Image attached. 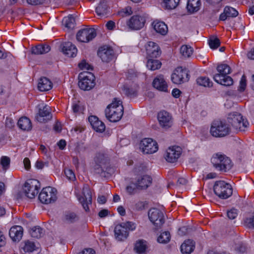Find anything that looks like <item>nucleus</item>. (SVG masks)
I'll return each instance as SVG.
<instances>
[{
  "instance_id": "1",
  "label": "nucleus",
  "mask_w": 254,
  "mask_h": 254,
  "mask_svg": "<svg viewBox=\"0 0 254 254\" xmlns=\"http://www.w3.org/2000/svg\"><path fill=\"white\" fill-rule=\"evenodd\" d=\"M79 67L83 71L79 73L78 86L83 90H90L95 85V77L90 72L93 70L91 64H78Z\"/></svg>"
},
{
  "instance_id": "2",
  "label": "nucleus",
  "mask_w": 254,
  "mask_h": 254,
  "mask_svg": "<svg viewBox=\"0 0 254 254\" xmlns=\"http://www.w3.org/2000/svg\"><path fill=\"white\" fill-rule=\"evenodd\" d=\"M95 165L94 169L95 173L102 177H109L112 173L111 168L109 167L108 157L103 153H98L94 158Z\"/></svg>"
},
{
  "instance_id": "3",
  "label": "nucleus",
  "mask_w": 254,
  "mask_h": 254,
  "mask_svg": "<svg viewBox=\"0 0 254 254\" xmlns=\"http://www.w3.org/2000/svg\"><path fill=\"white\" fill-rule=\"evenodd\" d=\"M105 113L107 119L110 122L119 121L124 113V108L121 101L115 99L112 103L107 106Z\"/></svg>"
},
{
  "instance_id": "4",
  "label": "nucleus",
  "mask_w": 254,
  "mask_h": 254,
  "mask_svg": "<svg viewBox=\"0 0 254 254\" xmlns=\"http://www.w3.org/2000/svg\"><path fill=\"white\" fill-rule=\"evenodd\" d=\"M217 70L219 73L213 76L215 82L224 86H229L233 84L232 78L227 75L230 73L231 67L228 64H218Z\"/></svg>"
},
{
  "instance_id": "5",
  "label": "nucleus",
  "mask_w": 254,
  "mask_h": 254,
  "mask_svg": "<svg viewBox=\"0 0 254 254\" xmlns=\"http://www.w3.org/2000/svg\"><path fill=\"white\" fill-rule=\"evenodd\" d=\"M230 132V126L225 121L215 120L211 124L210 133L213 137H223L229 134Z\"/></svg>"
},
{
  "instance_id": "6",
  "label": "nucleus",
  "mask_w": 254,
  "mask_h": 254,
  "mask_svg": "<svg viewBox=\"0 0 254 254\" xmlns=\"http://www.w3.org/2000/svg\"><path fill=\"white\" fill-rule=\"evenodd\" d=\"M211 161L216 169L224 172L230 170L232 166L231 160L225 155L220 153L214 154Z\"/></svg>"
},
{
  "instance_id": "7",
  "label": "nucleus",
  "mask_w": 254,
  "mask_h": 254,
  "mask_svg": "<svg viewBox=\"0 0 254 254\" xmlns=\"http://www.w3.org/2000/svg\"><path fill=\"white\" fill-rule=\"evenodd\" d=\"M135 228V223L130 221H127L118 224L116 226L114 229L115 238L118 241H124L127 238L129 231H133Z\"/></svg>"
},
{
  "instance_id": "8",
  "label": "nucleus",
  "mask_w": 254,
  "mask_h": 254,
  "mask_svg": "<svg viewBox=\"0 0 254 254\" xmlns=\"http://www.w3.org/2000/svg\"><path fill=\"white\" fill-rule=\"evenodd\" d=\"M227 120L228 123L235 129L240 131H245L249 125L247 120H245L241 114L238 112L229 114Z\"/></svg>"
},
{
  "instance_id": "9",
  "label": "nucleus",
  "mask_w": 254,
  "mask_h": 254,
  "mask_svg": "<svg viewBox=\"0 0 254 254\" xmlns=\"http://www.w3.org/2000/svg\"><path fill=\"white\" fill-rule=\"evenodd\" d=\"M214 193L221 199H226L232 194L231 186L224 181H216L213 186Z\"/></svg>"
},
{
  "instance_id": "10",
  "label": "nucleus",
  "mask_w": 254,
  "mask_h": 254,
  "mask_svg": "<svg viewBox=\"0 0 254 254\" xmlns=\"http://www.w3.org/2000/svg\"><path fill=\"white\" fill-rule=\"evenodd\" d=\"M145 48L147 55L148 64H161L159 60L154 59L159 57L161 54V49L156 43L149 41L145 45Z\"/></svg>"
},
{
  "instance_id": "11",
  "label": "nucleus",
  "mask_w": 254,
  "mask_h": 254,
  "mask_svg": "<svg viewBox=\"0 0 254 254\" xmlns=\"http://www.w3.org/2000/svg\"><path fill=\"white\" fill-rule=\"evenodd\" d=\"M189 70L185 66H179L176 68L171 75L172 82L176 84H181L189 80Z\"/></svg>"
},
{
  "instance_id": "12",
  "label": "nucleus",
  "mask_w": 254,
  "mask_h": 254,
  "mask_svg": "<svg viewBox=\"0 0 254 254\" xmlns=\"http://www.w3.org/2000/svg\"><path fill=\"white\" fill-rule=\"evenodd\" d=\"M57 198V190L51 187L43 188L39 195L40 201L46 204L55 202Z\"/></svg>"
},
{
  "instance_id": "13",
  "label": "nucleus",
  "mask_w": 254,
  "mask_h": 254,
  "mask_svg": "<svg viewBox=\"0 0 254 254\" xmlns=\"http://www.w3.org/2000/svg\"><path fill=\"white\" fill-rule=\"evenodd\" d=\"M150 221L156 227L160 228L164 223L165 219L163 212L157 208L150 209L148 213Z\"/></svg>"
},
{
  "instance_id": "14",
  "label": "nucleus",
  "mask_w": 254,
  "mask_h": 254,
  "mask_svg": "<svg viewBox=\"0 0 254 254\" xmlns=\"http://www.w3.org/2000/svg\"><path fill=\"white\" fill-rule=\"evenodd\" d=\"M39 189V182L37 180L27 181L23 187L25 195L29 198H33L38 193Z\"/></svg>"
},
{
  "instance_id": "15",
  "label": "nucleus",
  "mask_w": 254,
  "mask_h": 254,
  "mask_svg": "<svg viewBox=\"0 0 254 254\" xmlns=\"http://www.w3.org/2000/svg\"><path fill=\"white\" fill-rule=\"evenodd\" d=\"M98 55L102 62L105 63L111 62L116 59L114 50L107 45H104L99 48Z\"/></svg>"
},
{
  "instance_id": "16",
  "label": "nucleus",
  "mask_w": 254,
  "mask_h": 254,
  "mask_svg": "<svg viewBox=\"0 0 254 254\" xmlns=\"http://www.w3.org/2000/svg\"><path fill=\"white\" fill-rule=\"evenodd\" d=\"M96 35L97 34L95 29L87 28L79 30L76 34V37L78 41L88 43L92 40Z\"/></svg>"
},
{
  "instance_id": "17",
  "label": "nucleus",
  "mask_w": 254,
  "mask_h": 254,
  "mask_svg": "<svg viewBox=\"0 0 254 254\" xmlns=\"http://www.w3.org/2000/svg\"><path fill=\"white\" fill-rule=\"evenodd\" d=\"M140 149L144 154H152L158 149L157 143L150 138H144L141 141Z\"/></svg>"
},
{
  "instance_id": "18",
  "label": "nucleus",
  "mask_w": 254,
  "mask_h": 254,
  "mask_svg": "<svg viewBox=\"0 0 254 254\" xmlns=\"http://www.w3.org/2000/svg\"><path fill=\"white\" fill-rule=\"evenodd\" d=\"M79 201L81 203L84 209L87 211L89 210V204L92 203L91 191L87 185H84L82 189V195L78 197Z\"/></svg>"
},
{
  "instance_id": "19",
  "label": "nucleus",
  "mask_w": 254,
  "mask_h": 254,
  "mask_svg": "<svg viewBox=\"0 0 254 254\" xmlns=\"http://www.w3.org/2000/svg\"><path fill=\"white\" fill-rule=\"evenodd\" d=\"M182 152V148L179 146H172L169 147L166 150L165 154V158L168 162H175L180 157Z\"/></svg>"
},
{
  "instance_id": "20",
  "label": "nucleus",
  "mask_w": 254,
  "mask_h": 254,
  "mask_svg": "<svg viewBox=\"0 0 254 254\" xmlns=\"http://www.w3.org/2000/svg\"><path fill=\"white\" fill-rule=\"evenodd\" d=\"M145 23V19L143 17L136 15L131 17L127 22V25L130 29L137 30L141 29Z\"/></svg>"
},
{
  "instance_id": "21",
  "label": "nucleus",
  "mask_w": 254,
  "mask_h": 254,
  "mask_svg": "<svg viewBox=\"0 0 254 254\" xmlns=\"http://www.w3.org/2000/svg\"><path fill=\"white\" fill-rule=\"evenodd\" d=\"M158 120L160 126L164 128H168L172 126V117L165 111H161L158 113Z\"/></svg>"
},
{
  "instance_id": "22",
  "label": "nucleus",
  "mask_w": 254,
  "mask_h": 254,
  "mask_svg": "<svg viewBox=\"0 0 254 254\" xmlns=\"http://www.w3.org/2000/svg\"><path fill=\"white\" fill-rule=\"evenodd\" d=\"M50 107L48 105H43L39 108V112L36 116V120L40 123H45L52 118Z\"/></svg>"
},
{
  "instance_id": "23",
  "label": "nucleus",
  "mask_w": 254,
  "mask_h": 254,
  "mask_svg": "<svg viewBox=\"0 0 254 254\" xmlns=\"http://www.w3.org/2000/svg\"><path fill=\"white\" fill-rule=\"evenodd\" d=\"M62 52L68 57H74L77 54V49L75 46L70 42L63 43L61 44Z\"/></svg>"
},
{
  "instance_id": "24",
  "label": "nucleus",
  "mask_w": 254,
  "mask_h": 254,
  "mask_svg": "<svg viewBox=\"0 0 254 254\" xmlns=\"http://www.w3.org/2000/svg\"><path fill=\"white\" fill-rule=\"evenodd\" d=\"M92 128L97 132H102L105 129V125L103 122L100 121L98 118L94 116H91L88 118Z\"/></svg>"
},
{
  "instance_id": "25",
  "label": "nucleus",
  "mask_w": 254,
  "mask_h": 254,
  "mask_svg": "<svg viewBox=\"0 0 254 254\" xmlns=\"http://www.w3.org/2000/svg\"><path fill=\"white\" fill-rule=\"evenodd\" d=\"M23 228L20 226H14L9 230V235L13 241H19L23 236Z\"/></svg>"
},
{
  "instance_id": "26",
  "label": "nucleus",
  "mask_w": 254,
  "mask_h": 254,
  "mask_svg": "<svg viewBox=\"0 0 254 254\" xmlns=\"http://www.w3.org/2000/svg\"><path fill=\"white\" fill-rule=\"evenodd\" d=\"M135 182L137 184L138 190L146 189L151 184L152 179L148 175H143L138 177Z\"/></svg>"
},
{
  "instance_id": "27",
  "label": "nucleus",
  "mask_w": 254,
  "mask_h": 254,
  "mask_svg": "<svg viewBox=\"0 0 254 254\" xmlns=\"http://www.w3.org/2000/svg\"><path fill=\"white\" fill-rule=\"evenodd\" d=\"M153 86L159 91L167 92L168 85L163 75L157 76L153 80Z\"/></svg>"
},
{
  "instance_id": "28",
  "label": "nucleus",
  "mask_w": 254,
  "mask_h": 254,
  "mask_svg": "<svg viewBox=\"0 0 254 254\" xmlns=\"http://www.w3.org/2000/svg\"><path fill=\"white\" fill-rule=\"evenodd\" d=\"M51 50V47L47 44H40L31 48V53L34 55H42L48 53Z\"/></svg>"
},
{
  "instance_id": "29",
  "label": "nucleus",
  "mask_w": 254,
  "mask_h": 254,
  "mask_svg": "<svg viewBox=\"0 0 254 254\" xmlns=\"http://www.w3.org/2000/svg\"><path fill=\"white\" fill-rule=\"evenodd\" d=\"M152 26L155 31L162 35H165L168 33L167 25L164 22L154 21Z\"/></svg>"
},
{
  "instance_id": "30",
  "label": "nucleus",
  "mask_w": 254,
  "mask_h": 254,
  "mask_svg": "<svg viewBox=\"0 0 254 254\" xmlns=\"http://www.w3.org/2000/svg\"><path fill=\"white\" fill-rule=\"evenodd\" d=\"M38 88L41 91H49L52 88V83L48 78L41 77L39 80Z\"/></svg>"
},
{
  "instance_id": "31",
  "label": "nucleus",
  "mask_w": 254,
  "mask_h": 254,
  "mask_svg": "<svg viewBox=\"0 0 254 254\" xmlns=\"http://www.w3.org/2000/svg\"><path fill=\"white\" fill-rule=\"evenodd\" d=\"M194 248V242L190 239L184 242L181 246V250L183 254H190Z\"/></svg>"
},
{
  "instance_id": "32",
  "label": "nucleus",
  "mask_w": 254,
  "mask_h": 254,
  "mask_svg": "<svg viewBox=\"0 0 254 254\" xmlns=\"http://www.w3.org/2000/svg\"><path fill=\"white\" fill-rule=\"evenodd\" d=\"M200 5V0H188L187 7L189 12L193 13L199 10Z\"/></svg>"
},
{
  "instance_id": "33",
  "label": "nucleus",
  "mask_w": 254,
  "mask_h": 254,
  "mask_svg": "<svg viewBox=\"0 0 254 254\" xmlns=\"http://www.w3.org/2000/svg\"><path fill=\"white\" fill-rule=\"evenodd\" d=\"M17 125L20 128L24 130H29L32 128L31 121L26 117L21 118L18 120Z\"/></svg>"
},
{
  "instance_id": "34",
  "label": "nucleus",
  "mask_w": 254,
  "mask_h": 254,
  "mask_svg": "<svg viewBox=\"0 0 254 254\" xmlns=\"http://www.w3.org/2000/svg\"><path fill=\"white\" fill-rule=\"evenodd\" d=\"M196 82L198 85L207 88L212 87L213 84L212 81L206 76H200L197 77Z\"/></svg>"
},
{
  "instance_id": "35",
  "label": "nucleus",
  "mask_w": 254,
  "mask_h": 254,
  "mask_svg": "<svg viewBox=\"0 0 254 254\" xmlns=\"http://www.w3.org/2000/svg\"><path fill=\"white\" fill-rule=\"evenodd\" d=\"M62 23L65 27L68 29H72L75 27V18L72 15H69L67 17H64V18L62 21Z\"/></svg>"
},
{
  "instance_id": "36",
  "label": "nucleus",
  "mask_w": 254,
  "mask_h": 254,
  "mask_svg": "<svg viewBox=\"0 0 254 254\" xmlns=\"http://www.w3.org/2000/svg\"><path fill=\"white\" fill-rule=\"evenodd\" d=\"M108 6L106 2L103 1L100 2L96 8V12L100 16L106 15L108 12Z\"/></svg>"
},
{
  "instance_id": "37",
  "label": "nucleus",
  "mask_w": 254,
  "mask_h": 254,
  "mask_svg": "<svg viewBox=\"0 0 254 254\" xmlns=\"http://www.w3.org/2000/svg\"><path fill=\"white\" fill-rule=\"evenodd\" d=\"M14 59V57L10 52H6L4 50L3 51L0 50V60H4L7 63H13Z\"/></svg>"
},
{
  "instance_id": "38",
  "label": "nucleus",
  "mask_w": 254,
  "mask_h": 254,
  "mask_svg": "<svg viewBox=\"0 0 254 254\" xmlns=\"http://www.w3.org/2000/svg\"><path fill=\"white\" fill-rule=\"evenodd\" d=\"M134 250L139 254L144 253L146 249V242L143 240H139L136 242Z\"/></svg>"
},
{
  "instance_id": "39",
  "label": "nucleus",
  "mask_w": 254,
  "mask_h": 254,
  "mask_svg": "<svg viewBox=\"0 0 254 254\" xmlns=\"http://www.w3.org/2000/svg\"><path fill=\"white\" fill-rule=\"evenodd\" d=\"M78 219V216L74 212H68L64 215V221L69 224L77 222Z\"/></svg>"
},
{
  "instance_id": "40",
  "label": "nucleus",
  "mask_w": 254,
  "mask_h": 254,
  "mask_svg": "<svg viewBox=\"0 0 254 254\" xmlns=\"http://www.w3.org/2000/svg\"><path fill=\"white\" fill-rule=\"evenodd\" d=\"M171 238L170 234L168 231H165L160 234L158 237L157 241L159 243L166 244L168 243Z\"/></svg>"
},
{
  "instance_id": "41",
  "label": "nucleus",
  "mask_w": 254,
  "mask_h": 254,
  "mask_svg": "<svg viewBox=\"0 0 254 254\" xmlns=\"http://www.w3.org/2000/svg\"><path fill=\"white\" fill-rule=\"evenodd\" d=\"M180 53L185 58H189L193 53L191 47L187 45H183L180 48Z\"/></svg>"
},
{
  "instance_id": "42",
  "label": "nucleus",
  "mask_w": 254,
  "mask_h": 254,
  "mask_svg": "<svg viewBox=\"0 0 254 254\" xmlns=\"http://www.w3.org/2000/svg\"><path fill=\"white\" fill-rule=\"evenodd\" d=\"M180 0H164V6L166 9H173L178 5Z\"/></svg>"
},
{
  "instance_id": "43",
  "label": "nucleus",
  "mask_w": 254,
  "mask_h": 254,
  "mask_svg": "<svg viewBox=\"0 0 254 254\" xmlns=\"http://www.w3.org/2000/svg\"><path fill=\"white\" fill-rule=\"evenodd\" d=\"M208 44L211 49H216L220 46V41L217 37L211 36L208 40Z\"/></svg>"
},
{
  "instance_id": "44",
  "label": "nucleus",
  "mask_w": 254,
  "mask_h": 254,
  "mask_svg": "<svg viewBox=\"0 0 254 254\" xmlns=\"http://www.w3.org/2000/svg\"><path fill=\"white\" fill-rule=\"evenodd\" d=\"M30 233L32 237L39 238L43 234V230L40 227L35 226L31 229Z\"/></svg>"
},
{
  "instance_id": "45",
  "label": "nucleus",
  "mask_w": 254,
  "mask_h": 254,
  "mask_svg": "<svg viewBox=\"0 0 254 254\" xmlns=\"http://www.w3.org/2000/svg\"><path fill=\"white\" fill-rule=\"evenodd\" d=\"M23 250L25 252L31 253L36 250V246L33 242L27 241L25 242Z\"/></svg>"
},
{
  "instance_id": "46",
  "label": "nucleus",
  "mask_w": 254,
  "mask_h": 254,
  "mask_svg": "<svg viewBox=\"0 0 254 254\" xmlns=\"http://www.w3.org/2000/svg\"><path fill=\"white\" fill-rule=\"evenodd\" d=\"M137 190H138V189L137 184L135 182L130 183V184L126 187V191L129 194L135 193Z\"/></svg>"
},
{
  "instance_id": "47",
  "label": "nucleus",
  "mask_w": 254,
  "mask_h": 254,
  "mask_svg": "<svg viewBox=\"0 0 254 254\" xmlns=\"http://www.w3.org/2000/svg\"><path fill=\"white\" fill-rule=\"evenodd\" d=\"M224 9L229 17H235L238 15V12L232 7L226 6Z\"/></svg>"
},
{
  "instance_id": "48",
  "label": "nucleus",
  "mask_w": 254,
  "mask_h": 254,
  "mask_svg": "<svg viewBox=\"0 0 254 254\" xmlns=\"http://www.w3.org/2000/svg\"><path fill=\"white\" fill-rule=\"evenodd\" d=\"M132 13L131 7L128 6L123 8L119 12V14L122 17L126 16L131 14Z\"/></svg>"
},
{
  "instance_id": "49",
  "label": "nucleus",
  "mask_w": 254,
  "mask_h": 254,
  "mask_svg": "<svg viewBox=\"0 0 254 254\" xmlns=\"http://www.w3.org/2000/svg\"><path fill=\"white\" fill-rule=\"evenodd\" d=\"M247 86V80L246 76L243 75L241 79L240 85L238 87V91L242 92L245 91Z\"/></svg>"
},
{
  "instance_id": "50",
  "label": "nucleus",
  "mask_w": 254,
  "mask_h": 254,
  "mask_svg": "<svg viewBox=\"0 0 254 254\" xmlns=\"http://www.w3.org/2000/svg\"><path fill=\"white\" fill-rule=\"evenodd\" d=\"M10 158L6 156H2L0 159V164L4 169H6L10 164Z\"/></svg>"
},
{
  "instance_id": "51",
  "label": "nucleus",
  "mask_w": 254,
  "mask_h": 254,
  "mask_svg": "<svg viewBox=\"0 0 254 254\" xmlns=\"http://www.w3.org/2000/svg\"><path fill=\"white\" fill-rule=\"evenodd\" d=\"M238 215V210L232 208L227 211V216L230 219H234Z\"/></svg>"
},
{
  "instance_id": "52",
  "label": "nucleus",
  "mask_w": 254,
  "mask_h": 254,
  "mask_svg": "<svg viewBox=\"0 0 254 254\" xmlns=\"http://www.w3.org/2000/svg\"><path fill=\"white\" fill-rule=\"evenodd\" d=\"M245 225L250 228H254V216L252 217L247 218L245 220Z\"/></svg>"
},
{
  "instance_id": "53",
  "label": "nucleus",
  "mask_w": 254,
  "mask_h": 254,
  "mask_svg": "<svg viewBox=\"0 0 254 254\" xmlns=\"http://www.w3.org/2000/svg\"><path fill=\"white\" fill-rule=\"evenodd\" d=\"M64 174L66 178L70 181H73L75 179V176L73 172L70 169H66L64 170Z\"/></svg>"
},
{
  "instance_id": "54",
  "label": "nucleus",
  "mask_w": 254,
  "mask_h": 254,
  "mask_svg": "<svg viewBox=\"0 0 254 254\" xmlns=\"http://www.w3.org/2000/svg\"><path fill=\"white\" fill-rule=\"evenodd\" d=\"M145 203L143 201H137L134 205L133 209L136 211H141L144 209Z\"/></svg>"
},
{
  "instance_id": "55",
  "label": "nucleus",
  "mask_w": 254,
  "mask_h": 254,
  "mask_svg": "<svg viewBox=\"0 0 254 254\" xmlns=\"http://www.w3.org/2000/svg\"><path fill=\"white\" fill-rule=\"evenodd\" d=\"M124 92L127 96L131 97L135 95V91L134 90L127 87H124Z\"/></svg>"
},
{
  "instance_id": "56",
  "label": "nucleus",
  "mask_w": 254,
  "mask_h": 254,
  "mask_svg": "<svg viewBox=\"0 0 254 254\" xmlns=\"http://www.w3.org/2000/svg\"><path fill=\"white\" fill-rule=\"evenodd\" d=\"M235 249L238 252L244 253L246 251V247L243 244H238L236 245Z\"/></svg>"
},
{
  "instance_id": "57",
  "label": "nucleus",
  "mask_w": 254,
  "mask_h": 254,
  "mask_svg": "<svg viewBox=\"0 0 254 254\" xmlns=\"http://www.w3.org/2000/svg\"><path fill=\"white\" fill-rule=\"evenodd\" d=\"M45 0H26L27 2L32 5L42 4Z\"/></svg>"
},
{
  "instance_id": "58",
  "label": "nucleus",
  "mask_w": 254,
  "mask_h": 254,
  "mask_svg": "<svg viewBox=\"0 0 254 254\" xmlns=\"http://www.w3.org/2000/svg\"><path fill=\"white\" fill-rule=\"evenodd\" d=\"M137 73L132 69L128 70L127 73V78L129 79H132L134 77H137Z\"/></svg>"
},
{
  "instance_id": "59",
  "label": "nucleus",
  "mask_w": 254,
  "mask_h": 254,
  "mask_svg": "<svg viewBox=\"0 0 254 254\" xmlns=\"http://www.w3.org/2000/svg\"><path fill=\"white\" fill-rule=\"evenodd\" d=\"M161 65V64H146L147 67L152 71L160 69Z\"/></svg>"
},
{
  "instance_id": "60",
  "label": "nucleus",
  "mask_w": 254,
  "mask_h": 254,
  "mask_svg": "<svg viewBox=\"0 0 254 254\" xmlns=\"http://www.w3.org/2000/svg\"><path fill=\"white\" fill-rule=\"evenodd\" d=\"M78 254H95V252L92 249H85Z\"/></svg>"
},
{
  "instance_id": "61",
  "label": "nucleus",
  "mask_w": 254,
  "mask_h": 254,
  "mask_svg": "<svg viewBox=\"0 0 254 254\" xmlns=\"http://www.w3.org/2000/svg\"><path fill=\"white\" fill-rule=\"evenodd\" d=\"M188 229L186 226L180 228L178 231V234L181 236H184L187 234Z\"/></svg>"
},
{
  "instance_id": "62",
  "label": "nucleus",
  "mask_w": 254,
  "mask_h": 254,
  "mask_svg": "<svg viewBox=\"0 0 254 254\" xmlns=\"http://www.w3.org/2000/svg\"><path fill=\"white\" fill-rule=\"evenodd\" d=\"M66 141L64 140L61 139L57 143L58 146L59 148L61 150H63L64 148L66 146Z\"/></svg>"
},
{
  "instance_id": "63",
  "label": "nucleus",
  "mask_w": 254,
  "mask_h": 254,
  "mask_svg": "<svg viewBox=\"0 0 254 254\" xmlns=\"http://www.w3.org/2000/svg\"><path fill=\"white\" fill-rule=\"evenodd\" d=\"M107 28L109 30H113L115 27V23L113 21H109L106 25Z\"/></svg>"
},
{
  "instance_id": "64",
  "label": "nucleus",
  "mask_w": 254,
  "mask_h": 254,
  "mask_svg": "<svg viewBox=\"0 0 254 254\" xmlns=\"http://www.w3.org/2000/svg\"><path fill=\"white\" fill-rule=\"evenodd\" d=\"M24 167L26 170H28L30 168V161L28 158H25L23 160Z\"/></svg>"
}]
</instances>
